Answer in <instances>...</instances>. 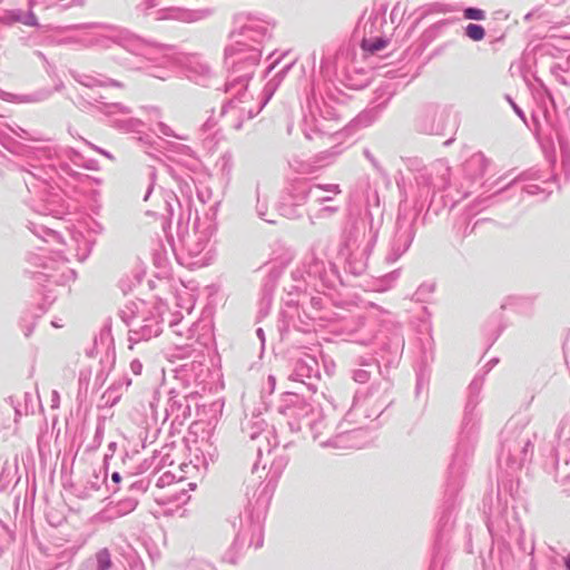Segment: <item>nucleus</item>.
Here are the masks:
<instances>
[{
  "label": "nucleus",
  "mask_w": 570,
  "mask_h": 570,
  "mask_svg": "<svg viewBox=\"0 0 570 570\" xmlns=\"http://www.w3.org/2000/svg\"><path fill=\"white\" fill-rule=\"evenodd\" d=\"M465 35L473 41H480L484 38L485 31L482 26L470 23L465 28Z\"/></svg>",
  "instance_id": "nucleus-1"
},
{
  "label": "nucleus",
  "mask_w": 570,
  "mask_h": 570,
  "mask_svg": "<svg viewBox=\"0 0 570 570\" xmlns=\"http://www.w3.org/2000/svg\"><path fill=\"white\" fill-rule=\"evenodd\" d=\"M99 570H106L110 567V554L107 550H101L96 556Z\"/></svg>",
  "instance_id": "nucleus-2"
},
{
  "label": "nucleus",
  "mask_w": 570,
  "mask_h": 570,
  "mask_svg": "<svg viewBox=\"0 0 570 570\" xmlns=\"http://www.w3.org/2000/svg\"><path fill=\"white\" fill-rule=\"evenodd\" d=\"M566 567L570 570V557L566 559Z\"/></svg>",
  "instance_id": "nucleus-6"
},
{
  "label": "nucleus",
  "mask_w": 570,
  "mask_h": 570,
  "mask_svg": "<svg viewBox=\"0 0 570 570\" xmlns=\"http://www.w3.org/2000/svg\"><path fill=\"white\" fill-rule=\"evenodd\" d=\"M111 480H112L114 482H116V483H119V482H120V480H121V476H120V474H119L118 472H114V473L111 474Z\"/></svg>",
  "instance_id": "nucleus-5"
},
{
  "label": "nucleus",
  "mask_w": 570,
  "mask_h": 570,
  "mask_svg": "<svg viewBox=\"0 0 570 570\" xmlns=\"http://www.w3.org/2000/svg\"><path fill=\"white\" fill-rule=\"evenodd\" d=\"M385 48V42L382 40H377L374 43L371 45L370 50L372 52L379 51L381 49Z\"/></svg>",
  "instance_id": "nucleus-4"
},
{
  "label": "nucleus",
  "mask_w": 570,
  "mask_h": 570,
  "mask_svg": "<svg viewBox=\"0 0 570 570\" xmlns=\"http://www.w3.org/2000/svg\"><path fill=\"white\" fill-rule=\"evenodd\" d=\"M464 18L470 20H483L485 18V13L481 9L466 8L464 10Z\"/></svg>",
  "instance_id": "nucleus-3"
}]
</instances>
